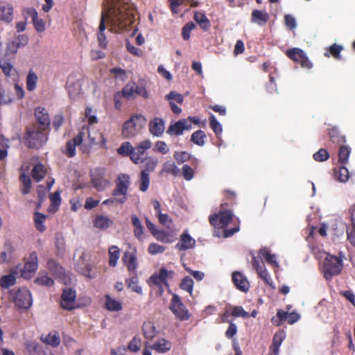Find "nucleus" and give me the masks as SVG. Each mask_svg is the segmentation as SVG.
Segmentation results:
<instances>
[{
    "label": "nucleus",
    "mask_w": 355,
    "mask_h": 355,
    "mask_svg": "<svg viewBox=\"0 0 355 355\" xmlns=\"http://www.w3.org/2000/svg\"><path fill=\"white\" fill-rule=\"evenodd\" d=\"M173 274H174V272L173 271H168L166 268H162L159 270L158 275L159 276L160 279H162L163 284L165 286H168V283H167L166 279L168 277H171V278L173 276Z\"/></svg>",
    "instance_id": "774afa93"
},
{
    "label": "nucleus",
    "mask_w": 355,
    "mask_h": 355,
    "mask_svg": "<svg viewBox=\"0 0 355 355\" xmlns=\"http://www.w3.org/2000/svg\"><path fill=\"white\" fill-rule=\"evenodd\" d=\"M109 6H107L105 11H103L102 12H107L108 9L111 8L112 5H116L117 7H125L128 6V9H125V12H123V14L121 15L122 19L126 18V15H128V12H131L132 16L133 17V21L135 20V16H134V12H135V8L132 4L124 2L121 0H110V2L109 3Z\"/></svg>",
    "instance_id": "5701e85b"
},
{
    "label": "nucleus",
    "mask_w": 355,
    "mask_h": 355,
    "mask_svg": "<svg viewBox=\"0 0 355 355\" xmlns=\"http://www.w3.org/2000/svg\"><path fill=\"white\" fill-rule=\"evenodd\" d=\"M48 268L51 274L58 278H62L64 276V271L63 268L54 259L49 260Z\"/></svg>",
    "instance_id": "a878e982"
},
{
    "label": "nucleus",
    "mask_w": 355,
    "mask_h": 355,
    "mask_svg": "<svg viewBox=\"0 0 355 355\" xmlns=\"http://www.w3.org/2000/svg\"><path fill=\"white\" fill-rule=\"evenodd\" d=\"M193 19L204 31H207L210 28V21L204 13L198 11L194 12Z\"/></svg>",
    "instance_id": "bb28decb"
},
{
    "label": "nucleus",
    "mask_w": 355,
    "mask_h": 355,
    "mask_svg": "<svg viewBox=\"0 0 355 355\" xmlns=\"http://www.w3.org/2000/svg\"><path fill=\"white\" fill-rule=\"evenodd\" d=\"M151 147V142L150 140H144L140 142L137 146L132 147L131 153V160L135 164H139L141 162L142 156L146 150Z\"/></svg>",
    "instance_id": "ddd939ff"
},
{
    "label": "nucleus",
    "mask_w": 355,
    "mask_h": 355,
    "mask_svg": "<svg viewBox=\"0 0 355 355\" xmlns=\"http://www.w3.org/2000/svg\"><path fill=\"white\" fill-rule=\"evenodd\" d=\"M343 47L338 44L334 43L331 46L327 47L324 52V57H329L330 55L333 56L336 60H340V53L343 51Z\"/></svg>",
    "instance_id": "7c9ffc66"
},
{
    "label": "nucleus",
    "mask_w": 355,
    "mask_h": 355,
    "mask_svg": "<svg viewBox=\"0 0 355 355\" xmlns=\"http://www.w3.org/2000/svg\"><path fill=\"white\" fill-rule=\"evenodd\" d=\"M31 174H32L33 179L35 181H37V182L40 181L42 179H43L44 178L45 174H46V171H45L44 166L41 164H36L33 167Z\"/></svg>",
    "instance_id": "ea45409f"
},
{
    "label": "nucleus",
    "mask_w": 355,
    "mask_h": 355,
    "mask_svg": "<svg viewBox=\"0 0 355 355\" xmlns=\"http://www.w3.org/2000/svg\"><path fill=\"white\" fill-rule=\"evenodd\" d=\"M96 137H93L90 132L88 134V137L91 144H99L101 146L104 147L105 146L106 140L101 132H94Z\"/></svg>",
    "instance_id": "49530a36"
},
{
    "label": "nucleus",
    "mask_w": 355,
    "mask_h": 355,
    "mask_svg": "<svg viewBox=\"0 0 355 355\" xmlns=\"http://www.w3.org/2000/svg\"><path fill=\"white\" fill-rule=\"evenodd\" d=\"M232 281L235 286L243 292H247L250 288V283L247 278L239 272L232 273Z\"/></svg>",
    "instance_id": "a211bd4d"
},
{
    "label": "nucleus",
    "mask_w": 355,
    "mask_h": 355,
    "mask_svg": "<svg viewBox=\"0 0 355 355\" xmlns=\"http://www.w3.org/2000/svg\"><path fill=\"white\" fill-rule=\"evenodd\" d=\"M105 306L107 310L111 311H119L122 309L121 303L111 298L109 295H106Z\"/></svg>",
    "instance_id": "79ce46f5"
},
{
    "label": "nucleus",
    "mask_w": 355,
    "mask_h": 355,
    "mask_svg": "<svg viewBox=\"0 0 355 355\" xmlns=\"http://www.w3.org/2000/svg\"><path fill=\"white\" fill-rule=\"evenodd\" d=\"M142 331L144 337L148 340H152L158 332L154 324L150 321L145 322L143 324Z\"/></svg>",
    "instance_id": "c85d7f7f"
},
{
    "label": "nucleus",
    "mask_w": 355,
    "mask_h": 355,
    "mask_svg": "<svg viewBox=\"0 0 355 355\" xmlns=\"http://www.w3.org/2000/svg\"><path fill=\"white\" fill-rule=\"evenodd\" d=\"M205 133L202 130H198L191 135V141L198 146H202L205 143Z\"/></svg>",
    "instance_id": "a19ab883"
},
{
    "label": "nucleus",
    "mask_w": 355,
    "mask_h": 355,
    "mask_svg": "<svg viewBox=\"0 0 355 355\" xmlns=\"http://www.w3.org/2000/svg\"><path fill=\"white\" fill-rule=\"evenodd\" d=\"M123 260L129 271H135L137 268V250L134 248L131 251H126Z\"/></svg>",
    "instance_id": "aec40b11"
},
{
    "label": "nucleus",
    "mask_w": 355,
    "mask_h": 355,
    "mask_svg": "<svg viewBox=\"0 0 355 355\" xmlns=\"http://www.w3.org/2000/svg\"><path fill=\"white\" fill-rule=\"evenodd\" d=\"M130 184V176L128 175H119L116 182V188L112 191L113 198L104 200L103 204L124 203L127 199L126 196Z\"/></svg>",
    "instance_id": "f03ea898"
},
{
    "label": "nucleus",
    "mask_w": 355,
    "mask_h": 355,
    "mask_svg": "<svg viewBox=\"0 0 355 355\" xmlns=\"http://www.w3.org/2000/svg\"><path fill=\"white\" fill-rule=\"evenodd\" d=\"M35 30L38 33H42L46 29L45 22L42 19L38 18V15L32 19Z\"/></svg>",
    "instance_id": "0e129e2a"
},
{
    "label": "nucleus",
    "mask_w": 355,
    "mask_h": 355,
    "mask_svg": "<svg viewBox=\"0 0 355 355\" xmlns=\"http://www.w3.org/2000/svg\"><path fill=\"white\" fill-rule=\"evenodd\" d=\"M169 309L180 319L187 320L189 318L187 310L185 309V306L182 302L180 297L176 294L173 295Z\"/></svg>",
    "instance_id": "1a4fd4ad"
},
{
    "label": "nucleus",
    "mask_w": 355,
    "mask_h": 355,
    "mask_svg": "<svg viewBox=\"0 0 355 355\" xmlns=\"http://www.w3.org/2000/svg\"><path fill=\"white\" fill-rule=\"evenodd\" d=\"M146 118L141 114H137L132 116L127 121L122 129V135L125 138H131L137 135L145 126Z\"/></svg>",
    "instance_id": "39448f33"
},
{
    "label": "nucleus",
    "mask_w": 355,
    "mask_h": 355,
    "mask_svg": "<svg viewBox=\"0 0 355 355\" xmlns=\"http://www.w3.org/2000/svg\"><path fill=\"white\" fill-rule=\"evenodd\" d=\"M38 77L37 74L32 70L29 71L26 77V88L28 91L32 92L36 88Z\"/></svg>",
    "instance_id": "58836bf2"
},
{
    "label": "nucleus",
    "mask_w": 355,
    "mask_h": 355,
    "mask_svg": "<svg viewBox=\"0 0 355 355\" xmlns=\"http://www.w3.org/2000/svg\"><path fill=\"white\" fill-rule=\"evenodd\" d=\"M221 227L226 226L232 219V214L230 211H224L219 213Z\"/></svg>",
    "instance_id": "13d9d810"
},
{
    "label": "nucleus",
    "mask_w": 355,
    "mask_h": 355,
    "mask_svg": "<svg viewBox=\"0 0 355 355\" xmlns=\"http://www.w3.org/2000/svg\"><path fill=\"white\" fill-rule=\"evenodd\" d=\"M0 67L4 74L7 76H12V71H14L12 65L5 60H0Z\"/></svg>",
    "instance_id": "680f3d73"
},
{
    "label": "nucleus",
    "mask_w": 355,
    "mask_h": 355,
    "mask_svg": "<svg viewBox=\"0 0 355 355\" xmlns=\"http://www.w3.org/2000/svg\"><path fill=\"white\" fill-rule=\"evenodd\" d=\"M15 283V277L12 274L3 276L0 279V285L2 288H8L14 285Z\"/></svg>",
    "instance_id": "864d4df0"
},
{
    "label": "nucleus",
    "mask_w": 355,
    "mask_h": 355,
    "mask_svg": "<svg viewBox=\"0 0 355 355\" xmlns=\"http://www.w3.org/2000/svg\"><path fill=\"white\" fill-rule=\"evenodd\" d=\"M343 263L342 257L327 254L322 264V272L326 279H331L334 275L340 273L343 270Z\"/></svg>",
    "instance_id": "20e7f679"
},
{
    "label": "nucleus",
    "mask_w": 355,
    "mask_h": 355,
    "mask_svg": "<svg viewBox=\"0 0 355 355\" xmlns=\"http://www.w3.org/2000/svg\"><path fill=\"white\" fill-rule=\"evenodd\" d=\"M251 21L259 26H263L266 22V15L259 10H254L252 12Z\"/></svg>",
    "instance_id": "e433bc0d"
},
{
    "label": "nucleus",
    "mask_w": 355,
    "mask_h": 355,
    "mask_svg": "<svg viewBox=\"0 0 355 355\" xmlns=\"http://www.w3.org/2000/svg\"><path fill=\"white\" fill-rule=\"evenodd\" d=\"M328 134L330 137V141H331L333 144H336L340 146L345 144V137L341 135L338 128H330L328 130Z\"/></svg>",
    "instance_id": "393cba45"
},
{
    "label": "nucleus",
    "mask_w": 355,
    "mask_h": 355,
    "mask_svg": "<svg viewBox=\"0 0 355 355\" xmlns=\"http://www.w3.org/2000/svg\"><path fill=\"white\" fill-rule=\"evenodd\" d=\"M14 251V248L11 243H7L5 245V250L2 252L0 254L1 259L3 262L8 261L11 257L12 252Z\"/></svg>",
    "instance_id": "603ef678"
},
{
    "label": "nucleus",
    "mask_w": 355,
    "mask_h": 355,
    "mask_svg": "<svg viewBox=\"0 0 355 355\" xmlns=\"http://www.w3.org/2000/svg\"><path fill=\"white\" fill-rule=\"evenodd\" d=\"M196 244V241L187 233L184 232L180 236V241L175 245V248L180 251H184L193 248Z\"/></svg>",
    "instance_id": "412c9836"
},
{
    "label": "nucleus",
    "mask_w": 355,
    "mask_h": 355,
    "mask_svg": "<svg viewBox=\"0 0 355 355\" xmlns=\"http://www.w3.org/2000/svg\"><path fill=\"white\" fill-rule=\"evenodd\" d=\"M286 55L294 61L295 63L300 64L302 68L311 69L313 67L311 61L309 60L304 51L298 49V47H293L287 50Z\"/></svg>",
    "instance_id": "423d86ee"
},
{
    "label": "nucleus",
    "mask_w": 355,
    "mask_h": 355,
    "mask_svg": "<svg viewBox=\"0 0 355 355\" xmlns=\"http://www.w3.org/2000/svg\"><path fill=\"white\" fill-rule=\"evenodd\" d=\"M27 349L31 355H45L42 347L34 342L27 344Z\"/></svg>",
    "instance_id": "8fccbe9b"
},
{
    "label": "nucleus",
    "mask_w": 355,
    "mask_h": 355,
    "mask_svg": "<svg viewBox=\"0 0 355 355\" xmlns=\"http://www.w3.org/2000/svg\"><path fill=\"white\" fill-rule=\"evenodd\" d=\"M41 340L42 342L53 347H58L60 343V339L58 332L49 333L45 337L42 336Z\"/></svg>",
    "instance_id": "72a5a7b5"
},
{
    "label": "nucleus",
    "mask_w": 355,
    "mask_h": 355,
    "mask_svg": "<svg viewBox=\"0 0 355 355\" xmlns=\"http://www.w3.org/2000/svg\"><path fill=\"white\" fill-rule=\"evenodd\" d=\"M140 163H143V170L141 172H146L149 173L155 170V167L158 164V160L155 158L148 157L145 159H142Z\"/></svg>",
    "instance_id": "2f4dec72"
},
{
    "label": "nucleus",
    "mask_w": 355,
    "mask_h": 355,
    "mask_svg": "<svg viewBox=\"0 0 355 355\" xmlns=\"http://www.w3.org/2000/svg\"><path fill=\"white\" fill-rule=\"evenodd\" d=\"M35 282L37 284L46 286H51L54 284V281L46 273H40L35 279Z\"/></svg>",
    "instance_id": "de8ad7c7"
},
{
    "label": "nucleus",
    "mask_w": 355,
    "mask_h": 355,
    "mask_svg": "<svg viewBox=\"0 0 355 355\" xmlns=\"http://www.w3.org/2000/svg\"><path fill=\"white\" fill-rule=\"evenodd\" d=\"M13 8L9 4L0 3V20L10 22L12 20Z\"/></svg>",
    "instance_id": "cd10ccee"
},
{
    "label": "nucleus",
    "mask_w": 355,
    "mask_h": 355,
    "mask_svg": "<svg viewBox=\"0 0 355 355\" xmlns=\"http://www.w3.org/2000/svg\"><path fill=\"white\" fill-rule=\"evenodd\" d=\"M210 127L216 134L221 133L222 127L219 122L217 121L214 115H211L209 117Z\"/></svg>",
    "instance_id": "69168bd1"
},
{
    "label": "nucleus",
    "mask_w": 355,
    "mask_h": 355,
    "mask_svg": "<svg viewBox=\"0 0 355 355\" xmlns=\"http://www.w3.org/2000/svg\"><path fill=\"white\" fill-rule=\"evenodd\" d=\"M300 318V313L295 311L288 313V311H284V310H278L277 315L274 316L271 319V322L276 326H280L284 321L288 322V324H294L297 322Z\"/></svg>",
    "instance_id": "6e6552de"
},
{
    "label": "nucleus",
    "mask_w": 355,
    "mask_h": 355,
    "mask_svg": "<svg viewBox=\"0 0 355 355\" xmlns=\"http://www.w3.org/2000/svg\"><path fill=\"white\" fill-rule=\"evenodd\" d=\"M113 224V221L107 216L103 215L96 216L94 220V226L98 229H106Z\"/></svg>",
    "instance_id": "c756f323"
},
{
    "label": "nucleus",
    "mask_w": 355,
    "mask_h": 355,
    "mask_svg": "<svg viewBox=\"0 0 355 355\" xmlns=\"http://www.w3.org/2000/svg\"><path fill=\"white\" fill-rule=\"evenodd\" d=\"M92 183L93 186L98 191H103L109 182L103 178L104 169L98 168L96 169L94 173H92Z\"/></svg>",
    "instance_id": "2eb2a0df"
},
{
    "label": "nucleus",
    "mask_w": 355,
    "mask_h": 355,
    "mask_svg": "<svg viewBox=\"0 0 355 355\" xmlns=\"http://www.w3.org/2000/svg\"><path fill=\"white\" fill-rule=\"evenodd\" d=\"M150 184L149 174L146 172H141L140 176V186L139 189L145 192L147 191Z\"/></svg>",
    "instance_id": "4d7b16f0"
},
{
    "label": "nucleus",
    "mask_w": 355,
    "mask_h": 355,
    "mask_svg": "<svg viewBox=\"0 0 355 355\" xmlns=\"http://www.w3.org/2000/svg\"><path fill=\"white\" fill-rule=\"evenodd\" d=\"M137 85L135 83L127 84L121 90V94L128 100L135 98Z\"/></svg>",
    "instance_id": "473e14b6"
},
{
    "label": "nucleus",
    "mask_w": 355,
    "mask_h": 355,
    "mask_svg": "<svg viewBox=\"0 0 355 355\" xmlns=\"http://www.w3.org/2000/svg\"><path fill=\"white\" fill-rule=\"evenodd\" d=\"M38 266V258L37 253L33 252L30 256L28 261L25 263L24 267L21 269V275L25 279L31 278V273L35 272Z\"/></svg>",
    "instance_id": "9d476101"
},
{
    "label": "nucleus",
    "mask_w": 355,
    "mask_h": 355,
    "mask_svg": "<svg viewBox=\"0 0 355 355\" xmlns=\"http://www.w3.org/2000/svg\"><path fill=\"white\" fill-rule=\"evenodd\" d=\"M193 286V281L190 277H185L180 284V288L182 290L188 291L191 294Z\"/></svg>",
    "instance_id": "bf43d9fd"
},
{
    "label": "nucleus",
    "mask_w": 355,
    "mask_h": 355,
    "mask_svg": "<svg viewBox=\"0 0 355 355\" xmlns=\"http://www.w3.org/2000/svg\"><path fill=\"white\" fill-rule=\"evenodd\" d=\"M14 302L19 309H28L33 302L32 296L30 291L25 288H19L13 297Z\"/></svg>",
    "instance_id": "0eeeda50"
},
{
    "label": "nucleus",
    "mask_w": 355,
    "mask_h": 355,
    "mask_svg": "<svg viewBox=\"0 0 355 355\" xmlns=\"http://www.w3.org/2000/svg\"><path fill=\"white\" fill-rule=\"evenodd\" d=\"M35 116L36 117L37 123L40 127L39 128L46 130L50 125V118L46 110L43 107H37L35 112Z\"/></svg>",
    "instance_id": "f3484780"
},
{
    "label": "nucleus",
    "mask_w": 355,
    "mask_h": 355,
    "mask_svg": "<svg viewBox=\"0 0 355 355\" xmlns=\"http://www.w3.org/2000/svg\"><path fill=\"white\" fill-rule=\"evenodd\" d=\"M46 130H42L37 125L26 128L25 144L31 148H40L47 140Z\"/></svg>",
    "instance_id": "7ed1b4c3"
},
{
    "label": "nucleus",
    "mask_w": 355,
    "mask_h": 355,
    "mask_svg": "<svg viewBox=\"0 0 355 355\" xmlns=\"http://www.w3.org/2000/svg\"><path fill=\"white\" fill-rule=\"evenodd\" d=\"M148 347L155 349L158 352L164 353L170 350L171 347V344L168 341L162 338L161 340H159L153 345L149 346Z\"/></svg>",
    "instance_id": "c9c22d12"
},
{
    "label": "nucleus",
    "mask_w": 355,
    "mask_h": 355,
    "mask_svg": "<svg viewBox=\"0 0 355 355\" xmlns=\"http://www.w3.org/2000/svg\"><path fill=\"white\" fill-rule=\"evenodd\" d=\"M334 176L340 182H347L349 178V173L345 165L340 164L334 169Z\"/></svg>",
    "instance_id": "b1692460"
},
{
    "label": "nucleus",
    "mask_w": 355,
    "mask_h": 355,
    "mask_svg": "<svg viewBox=\"0 0 355 355\" xmlns=\"http://www.w3.org/2000/svg\"><path fill=\"white\" fill-rule=\"evenodd\" d=\"M83 132H79L73 140L67 141L66 144L65 154L69 157H72L76 155V146H79L83 142Z\"/></svg>",
    "instance_id": "6ab92c4d"
},
{
    "label": "nucleus",
    "mask_w": 355,
    "mask_h": 355,
    "mask_svg": "<svg viewBox=\"0 0 355 355\" xmlns=\"http://www.w3.org/2000/svg\"><path fill=\"white\" fill-rule=\"evenodd\" d=\"M76 292L71 288H66L63 291L62 294V300L60 306L62 309L68 311H71L76 308Z\"/></svg>",
    "instance_id": "f8f14e48"
},
{
    "label": "nucleus",
    "mask_w": 355,
    "mask_h": 355,
    "mask_svg": "<svg viewBox=\"0 0 355 355\" xmlns=\"http://www.w3.org/2000/svg\"><path fill=\"white\" fill-rule=\"evenodd\" d=\"M128 9V6L117 7L116 5H112L107 12H102L98 33L97 35L99 46L105 49L107 46L106 37L104 34L105 30V23L107 22L110 26L112 31H119L123 30L133 23V17L131 12H128L126 18L122 19L121 15L123 12Z\"/></svg>",
    "instance_id": "f257e3e1"
},
{
    "label": "nucleus",
    "mask_w": 355,
    "mask_h": 355,
    "mask_svg": "<svg viewBox=\"0 0 355 355\" xmlns=\"http://www.w3.org/2000/svg\"><path fill=\"white\" fill-rule=\"evenodd\" d=\"M109 255H110L109 263L111 266L114 267L116 265L117 261L119 258V255H120L119 249L116 246L112 245L109 249Z\"/></svg>",
    "instance_id": "a18cd8bd"
},
{
    "label": "nucleus",
    "mask_w": 355,
    "mask_h": 355,
    "mask_svg": "<svg viewBox=\"0 0 355 355\" xmlns=\"http://www.w3.org/2000/svg\"><path fill=\"white\" fill-rule=\"evenodd\" d=\"M68 93L71 98H76L81 93L80 84L78 82H72L68 84Z\"/></svg>",
    "instance_id": "37998d69"
},
{
    "label": "nucleus",
    "mask_w": 355,
    "mask_h": 355,
    "mask_svg": "<svg viewBox=\"0 0 355 355\" xmlns=\"http://www.w3.org/2000/svg\"><path fill=\"white\" fill-rule=\"evenodd\" d=\"M196 28V24L193 22L187 23L182 30V35L184 40H187L190 37V32Z\"/></svg>",
    "instance_id": "e2e57ef3"
},
{
    "label": "nucleus",
    "mask_w": 355,
    "mask_h": 355,
    "mask_svg": "<svg viewBox=\"0 0 355 355\" xmlns=\"http://www.w3.org/2000/svg\"><path fill=\"white\" fill-rule=\"evenodd\" d=\"M19 180L22 183L21 191L24 195H26L30 192L31 188V180L28 175L25 173L20 175Z\"/></svg>",
    "instance_id": "c03bdc74"
},
{
    "label": "nucleus",
    "mask_w": 355,
    "mask_h": 355,
    "mask_svg": "<svg viewBox=\"0 0 355 355\" xmlns=\"http://www.w3.org/2000/svg\"><path fill=\"white\" fill-rule=\"evenodd\" d=\"M329 154L328 150L325 148H320L318 151L314 153L313 158L316 162H325L329 158Z\"/></svg>",
    "instance_id": "5fc2aeb1"
},
{
    "label": "nucleus",
    "mask_w": 355,
    "mask_h": 355,
    "mask_svg": "<svg viewBox=\"0 0 355 355\" xmlns=\"http://www.w3.org/2000/svg\"><path fill=\"white\" fill-rule=\"evenodd\" d=\"M350 148L348 146L341 144L338 149V162L341 165H346L350 155Z\"/></svg>",
    "instance_id": "f704fd0d"
},
{
    "label": "nucleus",
    "mask_w": 355,
    "mask_h": 355,
    "mask_svg": "<svg viewBox=\"0 0 355 355\" xmlns=\"http://www.w3.org/2000/svg\"><path fill=\"white\" fill-rule=\"evenodd\" d=\"M286 338V333L284 330H279L275 334L272 338V344L270 347V355H278L279 347Z\"/></svg>",
    "instance_id": "dca6fc26"
},
{
    "label": "nucleus",
    "mask_w": 355,
    "mask_h": 355,
    "mask_svg": "<svg viewBox=\"0 0 355 355\" xmlns=\"http://www.w3.org/2000/svg\"><path fill=\"white\" fill-rule=\"evenodd\" d=\"M164 121L163 119L156 117L150 121L149 123V130L154 136L159 137L164 131Z\"/></svg>",
    "instance_id": "4be33fe9"
},
{
    "label": "nucleus",
    "mask_w": 355,
    "mask_h": 355,
    "mask_svg": "<svg viewBox=\"0 0 355 355\" xmlns=\"http://www.w3.org/2000/svg\"><path fill=\"white\" fill-rule=\"evenodd\" d=\"M264 260H266V250L262 248L259 250V255L253 257L252 266L259 276L266 282V272L262 270L264 267Z\"/></svg>",
    "instance_id": "4468645a"
},
{
    "label": "nucleus",
    "mask_w": 355,
    "mask_h": 355,
    "mask_svg": "<svg viewBox=\"0 0 355 355\" xmlns=\"http://www.w3.org/2000/svg\"><path fill=\"white\" fill-rule=\"evenodd\" d=\"M132 223L135 227L134 234L139 239H141L142 234L144 233L143 226L141 223L139 218L136 215L131 216Z\"/></svg>",
    "instance_id": "4c0bfd02"
},
{
    "label": "nucleus",
    "mask_w": 355,
    "mask_h": 355,
    "mask_svg": "<svg viewBox=\"0 0 355 355\" xmlns=\"http://www.w3.org/2000/svg\"><path fill=\"white\" fill-rule=\"evenodd\" d=\"M46 216L43 214L36 212L34 215V221L37 230L41 232L46 230V227L43 225Z\"/></svg>",
    "instance_id": "09e8293b"
},
{
    "label": "nucleus",
    "mask_w": 355,
    "mask_h": 355,
    "mask_svg": "<svg viewBox=\"0 0 355 355\" xmlns=\"http://www.w3.org/2000/svg\"><path fill=\"white\" fill-rule=\"evenodd\" d=\"M191 130L190 121L182 119L175 123L171 124L166 130V133L173 136H180L184 130Z\"/></svg>",
    "instance_id": "9b49d317"
},
{
    "label": "nucleus",
    "mask_w": 355,
    "mask_h": 355,
    "mask_svg": "<svg viewBox=\"0 0 355 355\" xmlns=\"http://www.w3.org/2000/svg\"><path fill=\"white\" fill-rule=\"evenodd\" d=\"M132 150V146L130 142H124L118 148L117 152L122 156H130L131 158V153Z\"/></svg>",
    "instance_id": "6e6d98bb"
},
{
    "label": "nucleus",
    "mask_w": 355,
    "mask_h": 355,
    "mask_svg": "<svg viewBox=\"0 0 355 355\" xmlns=\"http://www.w3.org/2000/svg\"><path fill=\"white\" fill-rule=\"evenodd\" d=\"M128 283V287L131 288L133 291L137 293H141L142 288L139 286H138V279L137 277H132L130 279L127 280Z\"/></svg>",
    "instance_id": "338daca9"
},
{
    "label": "nucleus",
    "mask_w": 355,
    "mask_h": 355,
    "mask_svg": "<svg viewBox=\"0 0 355 355\" xmlns=\"http://www.w3.org/2000/svg\"><path fill=\"white\" fill-rule=\"evenodd\" d=\"M352 225L347 229V239L351 245L355 247V216L352 214Z\"/></svg>",
    "instance_id": "3c124183"
},
{
    "label": "nucleus",
    "mask_w": 355,
    "mask_h": 355,
    "mask_svg": "<svg viewBox=\"0 0 355 355\" xmlns=\"http://www.w3.org/2000/svg\"><path fill=\"white\" fill-rule=\"evenodd\" d=\"M164 171L172 175L177 176L180 173V169L174 163L166 162L164 164Z\"/></svg>",
    "instance_id": "052dcab7"
}]
</instances>
